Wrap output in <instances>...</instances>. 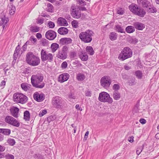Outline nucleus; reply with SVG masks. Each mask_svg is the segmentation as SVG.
<instances>
[{
    "label": "nucleus",
    "instance_id": "f257e3e1",
    "mask_svg": "<svg viewBox=\"0 0 159 159\" xmlns=\"http://www.w3.org/2000/svg\"><path fill=\"white\" fill-rule=\"evenodd\" d=\"M43 77L41 74H38L33 75L31 78L32 85L36 88L42 89L45 85L43 81Z\"/></svg>",
    "mask_w": 159,
    "mask_h": 159
},
{
    "label": "nucleus",
    "instance_id": "f03ea898",
    "mask_svg": "<svg viewBox=\"0 0 159 159\" xmlns=\"http://www.w3.org/2000/svg\"><path fill=\"white\" fill-rule=\"evenodd\" d=\"M25 60L28 64L33 66L38 65L40 62L39 58L31 52H29L26 54Z\"/></svg>",
    "mask_w": 159,
    "mask_h": 159
},
{
    "label": "nucleus",
    "instance_id": "7ed1b4c3",
    "mask_svg": "<svg viewBox=\"0 0 159 159\" xmlns=\"http://www.w3.org/2000/svg\"><path fill=\"white\" fill-rule=\"evenodd\" d=\"M13 98L14 102L22 104L25 103L28 100L27 96L20 93H15L13 94Z\"/></svg>",
    "mask_w": 159,
    "mask_h": 159
},
{
    "label": "nucleus",
    "instance_id": "20e7f679",
    "mask_svg": "<svg viewBox=\"0 0 159 159\" xmlns=\"http://www.w3.org/2000/svg\"><path fill=\"white\" fill-rule=\"evenodd\" d=\"M93 34L92 31L88 30L85 32H81L80 34L79 38L85 43H89L92 40V36Z\"/></svg>",
    "mask_w": 159,
    "mask_h": 159
},
{
    "label": "nucleus",
    "instance_id": "39448f33",
    "mask_svg": "<svg viewBox=\"0 0 159 159\" xmlns=\"http://www.w3.org/2000/svg\"><path fill=\"white\" fill-rule=\"evenodd\" d=\"M132 55V52L129 47L125 48L119 54L118 59L121 61H124L129 57Z\"/></svg>",
    "mask_w": 159,
    "mask_h": 159
},
{
    "label": "nucleus",
    "instance_id": "423d86ee",
    "mask_svg": "<svg viewBox=\"0 0 159 159\" xmlns=\"http://www.w3.org/2000/svg\"><path fill=\"white\" fill-rule=\"evenodd\" d=\"M98 99L100 102H107L109 104L112 103L113 102L112 98L109 94L105 92H102L99 93Z\"/></svg>",
    "mask_w": 159,
    "mask_h": 159
},
{
    "label": "nucleus",
    "instance_id": "0eeeda50",
    "mask_svg": "<svg viewBox=\"0 0 159 159\" xmlns=\"http://www.w3.org/2000/svg\"><path fill=\"white\" fill-rule=\"evenodd\" d=\"M52 103L56 108H60L64 105V100L59 96H56L53 98Z\"/></svg>",
    "mask_w": 159,
    "mask_h": 159
},
{
    "label": "nucleus",
    "instance_id": "6e6552de",
    "mask_svg": "<svg viewBox=\"0 0 159 159\" xmlns=\"http://www.w3.org/2000/svg\"><path fill=\"white\" fill-rule=\"evenodd\" d=\"M68 49V47L64 46L62 48L61 50L59 51L57 54V57L60 59L64 60L66 59L67 57V52Z\"/></svg>",
    "mask_w": 159,
    "mask_h": 159
},
{
    "label": "nucleus",
    "instance_id": "1a4fd4ad",
    "mask_svg": "<svg viewBox=\"0 0 159 159\" xmlns=\"http://www.w3.org/2000/svg\"><path fill=\"white\" fill-rule=\"evenodd\" d=\"M41 59L42 61L48 60L49 61H51L53 59L52 55L50 53H47L46 51L42 49L41 51Z\"/></svg>",
    "mask_w": 159,
    "mask_h": 159
},
{
    "label": "nucleus",
    "instance_id": "9d476101",
    "mask_svg": "<svg viewBox=\"0 0 159 159\" xmlns=\"http://www.w3.org/2000/svg\"><path fill=\"white\" fill-rule=\"evenodd\" d=\"M111 82V81L110 77L107 76L103 77L100 80L101 85L106 89L109 88Z\"/></svg>",
    "mask_w": 159,
    "mask_h": 159
},
{
    "label": "nucleus",
    "instance_id": "9b49d317",
    "mask_svg": "<svg viewBox=\"0 0 159 159\" xmlns=\"http://www.w3.org/2000/svg\"><path fill=\"white\" fill-rule=\"evenodd\" d=\"M5 120L7 123L15 126L19 127L20 125L19 123L16 119L10 116H7Z\"/></svg>",
    "mask_w": 159,
    "mask_h": 159
},
{
    "label": "nucleus",
    "instance_id": "f8f14e48",
    "mask_svg": "<svg viewBox=\"0 0 159 159\" xmlns=\"http://www.w3.org/2000/svg\"><path fill=\"white\" fill-rule=\"evenodd\" d=\"M44 94L40 92H36L33 95L34 99L39 102L42 101L44 99Z\"/></svg>",
    "mask_w": 159,
    "mask_h": 159
},
{
    "label": "nucleus",
    "instance_id": "ddd939ff",
    "mask_svg": "<svg viewBox=\"0 0 159 159\" xmlns=\"http://www.w3.org/2000/svg\"><path fill=\"white\" fill-rule=\"evenodd\" d=\"M71 11L72 16L75 18L78 19L81 16V12L80 10L78 8H74V7H72Z\"/></svg>",
    "mask_w": 159,
    "mask_h": 159
},
{
    "label": "nucleus",
    "instance_id": "4468645a",
    "mask_svg": "<svg viewBox=\"0 0 159 159\" xmlns=\"http://www.w3.org/2000/svg\"><path fill=\"white\" fill-rule=\"evenodd\" d=\"M46 38L49 40L54 39L56 37V33L53 30H49L47 31L46 34Z\"/></svg>",
    "mask_w": 159,
    "mask_h": 159
},
{
    "label": "nucleus",
    "instance_id": "2eb2a0df",
    "mask_svg": "<svg viewBox=\"0 0 159 159\" xmlns=\"http://www.w3.org/2000/svg\"><path fill=\"white\" fill-rule=\"evenodd\" d=\"M69 75L67 73H64L60 75L58 78L59 81L62 83L67 81L69 77Z\"/></svg>",
    "mask_w": 159,
    "mask_h": 159
},
{
    "label": "nucleus",
    "instance_id": "dca6fc26",
    "mask_svg": "<svg viewBox=\"0 0 159 159\" xmlns=\"http://www.w3.org/2000/svg\"><path fill=\"white\" fill-rule=\"evenodd\" d=\"M78 56L81 60L83 61H86L88 59V55L83 51H81L79 52Z\"/></svg>",
    "mask_w": 159,
    "mask_h": 159
},
{
    "label": "nucleus",
    "instance_id": "f3484780",
    "mask_svg": "<svg viewBox=\"0 0 159 159\" xmlns=\"http://www.w3.org/2000/svg\"><path fill=\"white\" fill-rule=\"evenodd\" d=\"M57 24L60 26H66L68 25L67 21L64 18L60 17L57 21Z\"/></svg>",
    "mask_w": 159,
    "mask_h": 159
},
{
    "label": "nucleus",
    "instance_id": "a211bd4d",
    "mask_svg": "<svg viewBox=\"0 0 159 159\" xmlns=\"http://www.w3.org/2000/svg\"><path fill=\"white\" fill-rule=\"evenodd\" d=\"M134 25L136 29L139 30H142L145 27L144 24L138 22L134 23Z\"/></svg>",
    "mask_w": 159,
    "mask_h": 159
},
{
    "label": "nucleus",
    "instance_id": "6ab92c4d",
    "mask_svg": "<svg viewBox=\"0 0 159 159\" xmlns=\"http://www.w3.org/2000/svg\"><path fill=\"white\" fill-rule=\"evenodd\" d=\"M138 3L139 4H141L144 7L147 8L150 7V3L147 0H137Z\"/></svg>",
    "mask_w": 159,
    "mask_h": 159
},
{
    "label": "nucleus",
    "instance_id": "aec40b11",
    "mask_svg": "<svg viewBox=\"0 0 159 159\" xmlns=\"http://www.w3.org/2000/svg\"><path fill=\"white\" fill-rule=\"evenodd\" d=\"M60 43L63 45L69 44L72 42V40L70 38H61L60 40Z\"/></svg>",
    "mask_w": 159,
    "mask_h": 159
},
{
    "label": "nucleus",
    "instance_id": "412c9836",
    "mask_svg": "<svg viewBox=\"0 0 159 159\" xmlns=\"http://www.w3.org/2000/svg\"><path fill=\"white\" fill-rule=\"evenodd\" d=\"M19 109L17 107H14L11 110V115L14 117L17 118L18 117V112Z\"/></svg>",
    "mask_w": 159,
    "mask_h": 159
},
{
    "label": "nucleus",
    "instance_id": "4be33fe9",
    "mask_svg": "<svg viewBox=\"0 0 159 159\" xmlns=\"http://www.w3.org/2000/svg\"><path fill=\"white\" fill-rule=\"evenodd\" d=\"M139 7L137 5L134 4H132L129 6V9L133 13L135 14Z\"/></svg>",
    "mask_w": 159,
    "mask_h": 159
},
{
    "label": "nucleus",
    "instance_id": "5701e85b",
    "mask_svg": "<svg viewBox=\"0 0 159 159\" xmlns=\"http://www.w3.org/2000/svg\"><path fill=\"white\" fill-rule=\"evenodd\" d=\"M146 14L145 11L142 8H139L138 10L137 11L135 14L141 17H143Z\"/></svg>",
    "mask_w": 159,
    "mask_h": 159
},
{
    "label": "nucleus",
    "instance_id": "b1692460",
    "mask_svg": "<svg viewBox=\"0 0 159 159\" xmlns=\"http://www.w3.org/2000/svg\"><path fill=\"white\" fill-rule=\"evenodd\" d=\"M31 86V85L30 84L25 83H22L21 84V87L22 89L25 91H27L29 90Z\"/></svg>",
    "mask_w": 159,
    "mask_h": 159
},
{
    "label": "nucleus",
    "instance_id": "393cba45",
    "mask_svg": "<svg viewBox=\"0 0 159 159\" xmlns=\"http://www.w3.org/2000/svg\"><path fill=\"white\" fill-rule=\"evenodd\" d=\"M57 32L61 34H66L68 33V30L66 27H61L58 29Z\"/></svg>",
    "mask_w": 159,
    "mask_h": 159
},
{
    "label": "nucleus",
    "instance_id": "a878e982",
    "mask_svg": "<svg viewBox=\"0 0 159 159\" xmlns=\"http://www.w3.org/2000/svg\"><path fill=\"white\" fill-rule=\"evenodd\" d=\"M112 97L114 100H118L120 98V94L118 91H114L113 92Z\"/></svg>",
    "mask_w": 159,
    "mask_h": 159
},
{
    "label": "nucleus",
    "instance_id": "bb28decb",
    "mask_svg": "<svg viewBox=\"0 0 159 159\" xmlns=\"http://www.w3.org/2000/svg\"><path fill=\"white\" fill-rule=\"evenodd\" d=\"M0 133H2L4 135H9L11 133V130L7 129H0Z\"/></svg>",
    "mask_w": 159,
    "mask_h": 159
},
{
    "label": "nucleus",
    "instance_id": "cd10ccee",
    "mask_svg": "<svg viewBox=\"0 0 159 159\" xmlns=\"http://www.w3.org/2000/svg\"><path fill=\"white\" fill-rule=\"evenodd\" d=\"M86 51L89 54L91 55H93L94 53L93 48L91 46H87L86 48Z\"/></svg>",
    "mask_w": 159,
    "mask_h": 159
},
{
    "label": "nucleus",
    "instance_id": "c85d7f7f",
    "mask_svg": "<svg viewBox=\"0 0 159 159\" xmlns=\"http://www.w3.org/2000/svg\"><path fill=\"white\" fill-rule=\"evenodd\" d=\"M109 38L111 41L115 40L117 38V34L114 32H111L109 35Z\"/></svg>",
    "mask_w": 159,
    "mask_h": 159
},
{
    "label": "nucleus",
    "instance_id": "c756f323",
    "mask_svg": "<svg viewBox=\"0 0 159 159\" xmlns=\"http://www.w3.org/2000/svg\"><path fill=\"white\" fill-rule=\"evenodd\" d=\"M146 10L148 12L150 13H154L157 11L156 8L154 7H152L150 5Z\"/></svg>",
    "mask_w": 159,
    "mask_h": 159
},
{
    "label": "nucleus",
    "instance_id": "7c9ffc66",
    "mask_svg": "<svg viewBox=\"0 0 159 159\" xmlns=\"http://www.w3.org/2000/svg\"><path fill=\"white\" fill-rule=\"evenodd\" d=\"M76 78L79 81H82L85 79V76L83 74L79 73L77 75Z\"/></svg>",
    "mask_w": 159,
    "mask_h": 159
},
{
    "label": "nucleus",
    "instance_id": "2f4dec72",
    "mask_svg": "<svg viewBox=\"0 0 159 159\" xmlns=\"http://www.w3.org/2000/svg\"><path fill=\"white\" fill-rule=\"evenodd\" d=\"M59 47V45L56 43H53L51 46V48L53 52H55Z\"/></svg>",
    "mask_w": 159,
    "mask_h": 159
},
{
    "label": "nucleus",
    "instance_id": "473e14b6",
    "mask_svg": "<svg viewBox=\"0 0 159 159\" xmlns=\"http://www.w3.org/2000/svg\"><path fill=\"white\" fill-rule=\"evenodd\" d=\"M40 30L39 27L36 26H31L30 27V30L33 32H39Z\"/></svg>",
    "mask_w": 159,
    "mask_h": 159
},
{
    "label": "nucleus",
    "instance_id": "72a5a7b5",
    "mask_svg": "<svg viewBox=\"0 0 159 159\" xmlns=\"http://www.w3.org/2000/svg\"><path fill=\"white\" fill-rule=\"evenodd\" d=\"M30 118V113L29 111H26L24 112V119L25 120H29Z\"/></svg>",
    "mask_w": 159,
    "mask_h": 159
},
{
    "label": "nucleus",
    "instance_id": "f704fd0d",
    "mask_svg": "<svg viewBox=\"0 0 159 159\" xmlns=\"http://www.w3.org/2000/svg\"><path fill=\"white\" fill-rule=\"evenodd\" d=\"M115 30L118 32L124 33V30L122 27L120 25H117L115 26Z\"/></svg>",
    "mask_w": 159,
    "mask_h": 159
},
{
    "label": "nucleus",
    "instance_id": "c9c22d12",
    "mask_svg": "<svg viewBox=\"0 0 159 159\" xmlns=\"http://www.w3.org/2000/svg\"><path fill=\"white\" fill-rule=\"evenodd\" d=\"M125 30L127 32L129 33H133L135 30L134 27L132 26H127Z\"/></svg>",
    "mask_w": 159,
    "mask_h": 159
},
{
    "label": "nucleus",
    "instance_id": "e433bc0d",
    "mask_svg": "<svg viewBox=\"0 0 159 159\" xmlns=\"http://www.w3.org/2000/svg\"><path fill=\"white\" fill-rule=\"evenodd\" d=\"M47 7L46 9L47 11L49 12H52L53 8V6L51 4L49 3L47 4Z\"/></svg>",
    "mask_w": 159,
    "mask_h": 159
},
{
    "label": "nucleus",
    "instance_id": "4c0bfd02",
    "mask_svg": "<svg viewBox=\"0 0 159 159\" xmlns=\"http://www.w3.org/2000/svg\"><path fill=\"white\" fill-rule=\"evenodd\" d=\"M135 75L136 77L139 79H142L143 75L141 71L139 70H137L135 72Z\"/></svg>",
    "mask_w": 159,
    "mask_h": 159
},
{
    "label": "nucleus",
    "instance_id": "58836bf2",
    "mask_svg": "<svg viewBox=\"0 0 159 159\" xmlns=\"http://www.w3.org/2000/svg\"><path fill=\"white\" fill-rule=\"evenodd\" d=\"M139 103H137L134 107L133 110V112L134 113H137L139 112Z\"/></svg>",
    "mask_w": 159,
    "mask_h": 159
},
{
    "label": "nucleus",
    "instance_id": "ea45409f",
    "mask_svg": "<svg viewBox=\"0 0 159 159\" xmlns=\"http://www.w3.org/2000/svg\"><path fill=\"white\" fill-rule=\"evenodd\" d=\"M1 19V20H2V23H1L0 25H2L3 24H6L9 21L7 17H6L5 16H4Z\"/></svg>",
    "mask_w": 159,
    "mask_h": 159
},
{
    "label": "nucleus",
    "instance_id": "a19ab883",
    "mask_svg": "<svg viewBox=\"0 0 159 159\" xmlns=\"http://www.w3.org/2000/svg\"><path fill=\"white\" fill-rule=\"evenodd\" d=\"M10 14L11 15H13L14 13H15L16 10V9L15 7L11 5V6L10 7Z\"/></svg>",
    "mask_w": 159,
    "mask_h": 159
},
{
    "label": "nucleus",
    "instance_id": "79ce46f5",
    "mask_svg": "<svg viewBox=\"0 0 159 159\" xmlns=\"http://www.w3.org/2000/svg\"><path fill=\"white\" fill-rule=\"evenodd\" d=\"M7 142L11 146H13L16 143L14 139L11 138L8 139Z\"/></svg>",
    "mask_w": 159,
    "mask_h": 159
},
{
    "label": "nucleus",
    "instance_id": "37998d69",
    "mask_svg": "<svg viewBox=\"0 0 159 159\" xmlns=\"http://www.w3.org/2000/svg\"><path fill=\"white\" fill-rule=\"evenodd\" d=\"M73 27L75 28H77L78 26V22L76 20H74L71 22Z\"/></svg>",
    "mask_w": 159,
    "mask_h": 159
},
{
    "label": "nucleus",
    "instance_id": "c03bdc74",
    "mask_svg": "<svg viewBox=\"0 0 159 159\" xmlns=\"http://www.w3.org/2000/svg\"><path fill=\"white\" fill-rule=\"evenodd\" d=\"M143 148V145L140 146L136 150V153L139 155L142 152Z\"/></svg>",
    "mask_w": 159,
    "mask_h": 159
},
{
    "label": "nucleus",
    "instance_id": "a18cd8bd",
    "mask_svg": "<svg viewBox=\"0 0 159 159\" xmlns=\"http://www.w3.org/2000/svg\"><path fill=\"white\" fill-rule=\"evenodd\" d=\"M48 41L45 39H42L41 40V44L43 46H46L48 45Z\"/></svg>",
    "mask_w": 159,
    "mask_h": 159
},
{
    "label": "nucleus",
    "instance_id": "49530a36",
    "mask_svg": "<svg viewBox=\"0 0 159 159\" xmlns=\"http://www.w3.org/2000/svg\"><path fill=\"white\" fill-rule=\"evenodd\" d=\"M120 86L119 84H114L113 86V89L114 90V91H118L120 89Z\"/></svg>",
    "mask_w": 159,
    "mask_h": 159
},
{
    "label": "nucleus",
    "instance_id": "de8ad7c7",
    "mask_svg": "<svg viewBox=\"0 0 159 159\" xmlns=\"http://www.w3.org/2000/svg\"><path fill=\"white\" fill-rule=\"evenodd\" d=\"M48 27L51 28H53L55 25L54 23L51 21L48 22Z\"/></svg>",
    "mask_w": 159,
    "mask_h": 159
},
{
    "label": "nucleus",
    "instance_id": "09e8293b",
    "mask_svg": "<svg viewBox=\"0 0 159 159\" xmlns=\"http://www.w3.org/2000/svg\"><path fill=\"white\" fill-rule=\"evenodd\" d=\"M47 113V111L46 110H43L40 112L39 114V115L40 117H42L46 114Z\"/></svg>",
    "mask_w": 159,
    "mask_h": 159
},
{
    "label": "nucleus",
    "instance_id": "8fccbe9b",
    "mask_svg": "<svg viewBox=\"0 0 159 159\" xmlns=\"http://www.w3.org/2000/svg\"><path fill=\"white\" fill-rule=\"evenodd\" d=\"M91 95L92 92L89 90H88L85 91V95L86 96L90 97L91 96Z\"/></svg>",
    "mask_w": 159,
    "mask_h": 159
},
{
    "label": "nucleus",
    "instance_id": "3c124183",
    "mask_svg": "<svg viewBox=\"0 0 159 159\" xmlns=\"http://www.w3.org/2000/svg\"><path fill=\"white\" fill-rule=\"evenodd\" d=\"M67 65L68 64L67 62L66 61H65L62 63L61 65V67L62 69H65L67 67Z\"/></svg>",
    "mask_w": 159,
    "mask_h": 159
},
{
    "label": "nucleus",
    "instance_id": "603ef678",
    "mask_svg": "<svg viewBox=\"0 0 159 159\" xmlns=\"http://www.w3.org/2000/svg\"><path fill=\"white\" fill-rule=\"evenodd\" d=\"M124 13V10L122 8H119L117 11V13L120 15H123Z\"/></svg>",
    "mask_w": 159,
    "mask_h": 159
},
{
    "label": "nucleus",
    "instance_id": "864d4df0",
    "mask_svg": "<svg viewBox=\"0 0 159 159\" xmlns=\"http://www.w3.org/2000/svg\"><path fill=\"white\" fill-rule=\"evenodd\" d=\"M5 157L7 159H14V156L11 154H7L5 156Z\"/></svg>",
    "mask_w": 159,
    "mask_h": 159
},
{
    "label": "nucleus",
    "instance_id": "5fc2aeb1",
    "mask_svg": "<svg viewBox=\"0 0 159 159\" xmlns=\"http://www.w3.org/2000/svg\"><path fill=\"white\" fill-rule=\"evenodd\" d=\"M76 56V53L75 52H70V57L71 58H74Z\"/></svg>",
    "mask_w": 159,
    "mask_h": 159
},
{
    "label": "nucleus",
    "instance_id": "6e6d98bb",
    "mask_svg": "<svg viewBox=\"0 0 159 159\" xmlns=\"http://www.w3.org/2000/svg\"><path fill=\"white\" fill-rule=\"evenodd\" d=\"M20 49V47L18 45L16 48V50L15 51L14 53H17L18 54Z\"/></svg>",
    "mask_w": 159,
    "mask_h": 159
},
{
    "label": "nucleus",
    "instance_id": "4d7b16f0",
    "mask_svg": "<svg viewBox=\"0 0 159 159\" xmlns=\"http://www.w3.org/2000/svg\"><path fill=\"white\" fill-rule=\"evenodd\" d=\"M130 41L133 44H135L138 42V40L136 38L132 39L130 40Z\"/></svg>",
    "mask_w": 159,
    "mask_h": 159
},
{
    "label": "nucleus",
    "instance_id": "13d9d810",
    "mask_svg": "<svg viewBox=\"0 0 159 159\" xmlns=\"http://www.w3.org/2000/svg\"><path fill=\"white\" fill-rule=\"evenodd\" d=\"M34 157L35 158H38V159H43V156H42L40 154H36L34 155Z\"/></svg>",
    "mask_w": 159,
    "mask_h": 159
},
{
    "label": "nucleus",
    "instance_id": "bf43d9fd",
    "mask_svg": "<svg viewBox=\"0 0 159 159\" xmlns=\"http://www.w3.org/2000/svg\"><path fill=\"white\" fill-rule=\"evenodd\" d=\"M129 84L130 85H134L135 84V80H131L129 81Z\"/></svg>",
    "mask_w": 159,
    "mask_h": 159
},
{
    "label": "nucleus",
    "instance_id": "052dcab7",
    "mask_svg": "<svg viewBox=\"0 0 159 159\" xmlns=\"http://www.w3.org/2000/svg\"><path fill=\"white\" fill-rule=\"evenodd\" d=\"M30 40L31 41L33 42V43H35L37 41L36 39L33 36L30 37Z\"/></svg>",
    "mask_w": 159,
    "mask_h": 159
},
{
    "label": "nucleus",
    "instance_id": "680f3d73",
    "mask_svg": "<svg viewBox=\"0 0 159 159\" xmlns=\"http://www.w3.org/2000/svg\"><path fill=\"white\" fill-rule=\"evenodd\" d=\"M89 134V132L87 131L86 133L84 135V140L85 141L87 140V138H88V135Z\"/></svg>",
    "mask_w": 159,
    "mask_h": 159
},
{
    "label": "nucleus",
    "instance_id": "e2e57ef3",
    "mask_svg": "<svg viewBox=\"0 0 159 159\" xmlns=\"http://www.w3.org/2000/svg\"><path fill=\"white\" fill-rule=\"evenodd\" d=\"M139 122L142 124H144L146 123V120L144 119H140L139 120Z\"/></svg>",
    "mask_w": 159,
    "mask_h": 159
},
{
    "label": "nucleus",
    "instance_id": "0e129e2a",
    "mask_svg": "<svg viewBox=\"0 0 159 159\" xmlns=\"http://www.w3.org/2000/svg\"><path fill=\"white\" fill-rule=\"evenodd\" d=\"M5 149V147L4 146H3L0 145V152H3Z\"/></svg>",
    "mask_w": 159,
    "mask_h": 159
},
{
    "label": "nucleus",
    "instance_id": "69168bd1",
    "mask_svg": "<svg viewBox=\"0 0 159 159\" xmlns=\"http://www.w3.org/2000/svg\"><path fill=\"white\" fill-rule=\"evenodd\" d=\"M75 108L77 110H80V111L82 110V109L80 106L79 105L77 104L75 106Z\"/></svg>",
    "mask_w": 159,
    "mask_h": 159
},
{
    "label": "nucleus",
    "instance_id": "338daca9",
    "mask_svg": "<svg viewBox=\"0 0 159 159\" xmlns=\"http://www.w3.org/2000/svg\"><path fill=\"white\" fill-rule=\"evenodd\" d=\"M134 137L133 136H132L129 138L128 139V141H129L130 142L132 143L134 141Z\"/></svg>",
    "mask_w": 159,
    "mask_h": 159
},
{
    "label": "nucleus",
    "instance_id": "774afa93",
    "mask_svg": "<svg viewBox=\"0 0 159 159\" xmlns=\"http://www.w3.org/2000/svg\"><path fill=\"white\" fill-rule=\"evenodd\" d=\"M77 2H78L80 5L83 4H84L85 3V1H84L83 0H77Z\"/></svg>",
    "mask_w": 159,
    "mask_h": 159
}]
</instances>
